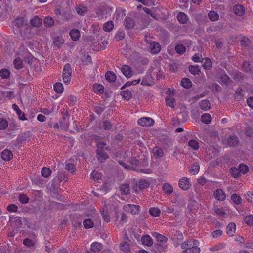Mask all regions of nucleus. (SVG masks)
<instances>
[{
	"mask_svg": "<svg viewBox=\"0 0 253 253\" xmlns=\"http://www.w3.org/2000/svg\"><path fill=\"white\" fill-rule=\"evenodd\" d=\"M13 23L15 34L19 35L23 40L31 37V29L29 27L27 21L24 17H17L14 20Z\"/></svg>",
	"mask_w": 253,
	"mask_h": 253,
	"instance_id": "nucleus-1",
	"label": "nucleus"
},
{
	"mask_svg": "<svg viewBox=\"0 0 253 253\" xmlns=\"http://www.w3.org/2000/svg\"><path fill=\"white\" fill-rule=\"evenodd\" d=\"M199 242L196 240H189L181 245L183 253H199L200 249L198 247Z\"/></svg>",
	"mask_w": 253,
	"mask_h": 253,
	"instance_id": "nucleus-2",
	"label": "nucleus"
},
{
	"mask_svg": "<svg viewBox=\"0 0 253 253\" xmlns=\"http://www.w3.org/2000/svg\"><path fill=\"white\" fill-rule=\"evenodd\" d=\"M96 154L98 160L102 162L108 158V156L105 151L109 150L108 146L105 142L99 141L97 144Z\"/></svg>",
	"mask_w": 253,
	"mask_h": 253,
	"instance_id": "nucleus-3",
	"label": "nucleus"
},
{
	"mask_svg": "<svg viewBox=\"0 0 253 253\" xmlns=\"http://www.w3.org/2000/svg\"><path fill=\"white\" fill-rule=\"evenodd\" d=\"M72 76V69L71 65L69 63L66 64L63 67L62 77L63 82L68 84L71 81Z\"/></svg>",
	"mask_w": 253,
	"mask_h": 253,
	"instance_id": "nucleus-4",
	"label": "nucleus"
},
{
	"mask_svg": "<svg viewBox=\"0 0 253 253\" xmlns=\"http://www.w3.org/2000/svg\"><path fill=\"white\" fill-rule=\"evenodd\" d=\"M140 207L139 205L133 204H127L124 206V209L126 212L132 215L138 214L139 212Z\"/></svg>",
	"mask_w": 253,
	"mask_h": 253,
	"instance_id": "nucleus-5",
	"label": "nucleus"
},
{
	"mask_svg": "<svg viewBox=\"0 0 253 253\" xmlns=\"http://www.w3.org/2000/svg\"><path fill=\"white\" fill-rule=\"evenodd\" d=\"M137 123L141 126L148 127L153 125L154 121L151 118L144 117L139 119Z\"/></svg>",
	"mask_w": 253,
	"mask_h": 253,
	"instance_id": "nucleus-6",
	"label": "nucleus"
},
{
	"mask_svg": "<svg viewBox=\"0 0 253 253\" xmlns=\"http://www.w3.org/2000/svg\"><path fill=\"white\" fill-rule=\"evenodd\" d=\"M191 185L190 179L186 177H182L179 181V187L183 190H188Z\"/></svg>",
	"mask_w": 253,
	"mask_h": 253,
	"instance_id": "nucleus-7",
	"label": "nucleus"
},
{
	"mask_svg": "<svg viewBox=\"0 0 253 253\" xmlns=\"http://www.w3.org/2000/svg\"><path fill=\"white\" fill-rule=\"evenodd\" d=\"M213 195L215 198L218 201H222L225 200L226 194L222 189H216L214 191Z\"/></svg>",
	"mask_w": 253,
	"mask_h": 253,
	"instance_id": "nucleus-8",
	"label": "nucleus"
},
{
	"mask_svg": "<svg viewBox=\"0 0 253 253\" xmlns=\"http://www.w3.org/2000/svg\"><path fill=\"white\" fill-rule=\"evenodd\" d=\"M121 71L123 74L127 78L132 76V70L131 68L127 65H124L121 67Z\"/></svg>",
	"mask_w": 253,
	"mask_h": 253,
	"instance_id": "nucleus-9",
	"label": "nucleus"
},
{
	"mask_svg": "<svg viewBox=\"0 0 253 253\" xmlns=\"http://www.w3.org/2000/svg\"><path fill=\"white\" fill-rule=\"evenodd\" d=\"M227 142L229 146L235 147L239 143V139L236 135H230Z\"/></svg>",
	"mask_w": 253,
	"mask_h": 253,
	"instance_id": "nucleus-10",
	"label": "nucleus"
},
{
	"mask_svg": "<svg viewBox=\"0 0 253 253\" xmlns=\"http://www.w3.org/2000/svg\"><path fill=\"white\" fill-rule=\"evenodd\" d=\"M1 157L3 160L8 161L12 158L13 154L11 151L5 149L1 152Z\"/></svg>",
	"mask_w": 253,
	"mask_h": 253,
	"instance_id": "nucleus-11",
	"label": "nucleus"
},
{
	"mask_svg": "<svg viewBox=\"0 0 253 253\" xmlns=\"http://www.w3.org/2000/svg\"><path fill=\"white\" fill-rule=\"evenodd\" d=\"M149 48L152 53H158L161 50L160 44L156 42H152L150 43Z\"/></svg>",
	"mask_w": 253,
	"mask_h": 253,
	"instance_id": "nucleus-12",
	"label": "nucleus"
},
{
	"mask_svg": "<svg viewBox=\"0 0 253 253\" xmlns=\"http://www.w3.org/2000/svg\"><path fill=\"white\" fill-rule=\"evenodd\" d=\"M236 225L233 222L228 224L226 227V233L229 236H232L235 232Z\"/></svg>",
	"mask_w": 253,
	"mask_h": 253,
	"instance_id": "nucleus-13",
	"label": "nucleus"
},
{
	"mask_svg": "<svg viewBox=\"0 0 253 253\" xmlns=\"http://www.w3.org/2000/svg\"><path fill=\"white\" fill-rule=\"evenodd\" d=\"M199 106L203 111H207L211 108V104L208 100H203L199 102Z\"/></svg>",
	"mask_w": 253,
	"mask_h": 253,
	"instance_id": "nucleus-14",
	"label": "nucleus"
},
{
	"mask_svg": "<svg viewBox=\"0 0 253 253\" xmlns=\"http://www.w3.org/2000/svg\"><path fill=\"white\" fill-rule=\"evenodd\" d=\"M153 237L155 238L157 240L161 243H166L168 241L166 237L160 234L157 232H153L152 234Z\"/></svg>",
	"mask_w": 253,
	"mask_h": 253,
	"instance_id": "nucleus-15",
	"label": "nucleus"
},
{
	"mask_svg": "<svg viewBox=\"0 0 253 253\" xmlns=\"http://www.w3.org/2000/svg\"><path fill=\"white\" fill-rule=\"evenodd\" d=\"M234 13L238 16H242L245 13L244 7L240 5H236L233 7Z\"/></svg>",
	"mask_w": 253,
	"mask_h": 253,
	"instance_id": "nucleus-16",
	"label": "nucleus"
},
{
	"mask_svg": "<svg viewBox=\"0 0 253 253\" xmlns=\"http://www.w3.org/2000/svg\"><path fill=\"white\" fill-rule=\"evenodd\" d=\"M70 36L73 41H77L80 37V33L77 29H72L69 33Z\"/></svg>",
	"mask_w": 253,
	"mask_h": 253,
	"instance_id": "nucleus-17",
	"label": "nucleus"
},
{
	"mask_svg": "<svg viewBox=\"0 0 253 253\" xmlns=\"http://www.w3.org/2000/svg\"><path fill=\"white\" fill-rule=\"evenodd\" d=\"M153 154L154 156H155L156 158H161L164 155V151L163 150L159 147H155L152 150Z\"/></svg>",
	"mask_w": 253,
	"mask_h": 253,
	"instance_id": "nucleus-18",
	"label": "nucleus"
},
{
	"mask_svg": "<svg viewBox=\"0 0 253 253\" xmlns=\"http://www.w3.org/2000/svg\"><path fill=\"white\" fill-rule=\"evenodd\" d=\"M141 242L143 245L147 246H151L153 244L152 238L148 235H144L141 238Z\"/></svg>",
	"mask_w": 253,
	"mask_h": 253,
	"instance_id": "nucleus-19",
	"label": "nucleus"
},
{
	"mask_svg": "<svg viewBox=\"0 0 253 253\" xmlns=\"http://www.w3.org/2000/svg\"><path fill=\"white\" fill-rule=\"evenodd\" d=\"M124 26L126 29H132L134 26V22L133 20L129 17H126L124 21Z\"/></svg>",
	"mask_w": 253,
	"mask_h": 253,
	"instance_id": "nucleus-20",
	"label": "nucleus"
},
{
	"mask_svg": "<svg viewBox=\"0 0 253 253\" xmlns=\"http://www.w3.org/2000/svg\"><path fill=\"white\" fill-rule=\"evenodd\" d=\"M177 19L178 21L182 24H185L188 20V18L187 15L183 12H179L177 15Z\"/></svg>",
	"mask_w": 253,
	"mask_h": 253,
	"instance_id": "nucleus-21",
	"label": "nucleus"
},
{
	"mask_svg": "<svg viewBox=\"0 0 253 253\" xmlns=\"http://www.w3.org/2000/svg\"><path fill=\"white\" fill-rule=\"evenodd\" d=\"M42 21V19L35 16L30 20V23L33 27H39L41 25Z\"/></svg>",
	"mask_w": 253,
	"mask_h": 253,
	"instance_id": "nucleus-22",
	"label": "nucleus"
},
{
	"mask_svg": "<svg viewBox=\"0 0 253 253\" xmlns=\"http://www.w3.org/2000/svg\"><path fill=\"white\" fill-rule=\"evenodd\" d=\"M201 63H203V67L206 70H209L212 66L211 60L209 58H202Z\"/></svg>",
	"mask_w": 253,
	"mask_h": 253,
	"instance_id": "nucleus-23",
	"label": "nucleus"
},
{
	"mask_svg": "<svg viewBox=\"0 0 253 253\" xmlns=\"http://www.w3.org/2000/svg\"><path fill=\"white\" fill-rule=\"evenodd\" d=\"M105 78L109 82L113 83L116 80V76L114 72L108 71L105 74Z\"/></svg>",
	"mask_w": 253,
	"mask_h": 253,
	"instance_id": "nucleus-24",
	"label": "nucleus"
},
{
	"mask_svg": "<svg viewBox=\"0 0 253 253\" xmlns=\"http://www.w3.org/2000/svg\"><path fill=\"white\" fill-rule=\"evenodd\" d=\"M163 190L167 194L169 195L173 192L172 186L168 183H165L163 185Z\"/></svg>",
	"mask_w": 253,
	"mask_h": 253,
	"instance_id": "nucleus-25",
	"label": "nucleus"
},
{
	"mask_svg": "<svg viewBox=\"0 0 253 253\" xmlns=\"http://www.w3.org/2000/svg\"><path fill=\"white\" fill-rule=\"evenodd\" d=\"M120 190L122 193L128 195L130 193L129 185L127 183H124L120 185Z\"/></svg>",
	"mask_w": 253,
	"mask_h": 253,
	"instance_id": "nucleus-26",
	"label": "nucleus"
},
{
	"mask_svg": "<svg viewBox=\"0 0 253 253\" xmlns=\"http://www.w3.org/2000/svg\"><path fill=\"white\" fill-rule=\"evenodd\" d=\"M180 84L184 88L188 89L191 87L192 83L189 79L184 78L181 80Z\"/></svg>",
	"mask_w": 253,
	"mask_h": 253,
	"instance_id": "nucleus-27",
	"label": "nucleus"
},
{
	"mask_svg": "<svg viewBox=\"0 0 253 253\" xmlns=\"http://www.w3.org/2000/svg\"><path fill=\"white\" fill-rule=\"evenodd\" d=\"M120 94L122 98L127 101L129 100L132 96L131 92L128 89L121 91Z\"/></svg>",
	"mask_w": 253,
	"mask_h": 253,
	"instance_id": "nucleus-28",
	"label": "nucleus"
},
{
	"mask_svg": "<svg viewBox=\"0 0 253 253\" xmlns=\"http://www.w3.org/2000/svg\"><path fill=\"white\" fill-rule=\"evenodd\" d=\"M91 250L97 252L100 251L102 249V245L97 242H94L91 245Z\"/></svg>",
	"mask_w": 253,
	"mask_h": 253,
	"instance_id": "nucleus-29",
	"label": "nucleus"
},
{
	"mask_svg": "<svg viewBox=\"0 0 253 253\" xmlns=\"http://www.w3.org/2000/svg\"><path fill=\"white\" fill-rule=\"evenodd\" d=\"M211 116L210 114L208 113H205L202 115L201 118V121L202 123L208 124L210 123L211 121Z\"/></svg>",
	"mask_w": 253,
	"mask_h": 253,
	"instance_id": "nucleus-30",
	"label": "nucleus"
},
{
	"mask_svg": "<svg viewBox=\"0 0 253 253\" xmlns=\"http://www.w3.org/2000/svg\"><path fill=\"white\" fill-rule=\"evenodd\" d=\"M114 26V23L109 21L104 24L103 28L105 31L109 32L112 30Z\"/></svg>",
	"mask_w": 253,
	"mask_h": 253,
	"instance_id": "nucleus-31",
	"label": "nucleus"
},
{
	"mask_svg": "<svg viewBox=\"0 0 253 253\" xmlns=\"http://www.w3.org/2000/svg\"><path fill=\"white\" fill-rule=\"evenodd\" d=\"M43 23L45 26L47 27H51L53 26L54 24V20L52 17H46L43 20Z\"/></svg>",
	"mask_w": 253,
	"mask_h": 253,
	"instance_id": "nucleus-32",
	"label": "nucleus"
},
{
	"mask_svg": "<svg viewBox=\"0 0 253 253\" xmlns=\"http://www.w3.org/2000/svg\"><path fill=\"white\" fill-rule=\"evenodd\" d=\"M111 10V8L108 6L106 8L105 6H102L99 9L97 10L96 12L98 16H100L104 14H107V12L106 11L108 10V12H109Z\"/></svg>",
	"mask_w": 253,
	"mask_h": 253,
	"instance_id": "nucleus-33",
	"label": "nucleus"
},
{
	"mask_svg": "<svg viewBox=\"0 0 253 253\" xmlns=\"http://www.w3.org/2000/svg\"><path fill=\"white\" fill-rule=\"evenodd\" d=\"M51 173V169L46 167H43L41 170V175L44 178H47L50 176Z\"/></svg>",
	"mask_w": 253,
	"mask_h": 253,
	"instance_id": "nucleus-34",
	"label": "nucleus"
},
{
	"mask_svg": "<svg viewBox=\"0 0 253 253\" xmlns=\"http://www.w3.org/2000/svg\"><path fill=\"white\" fill-rule=\"evenodd\" d=\"M150 214L153 217H158L160 214V210L157 208H151L149 210Z\"/></svg>",
	"mask_w": 253,
	"mask_h": 253,
	"instance_id": "nucleus-35",
	"label": "nucleus"
},
{
	"mask_svg": "<svg viewBox=\"0 0 253 253\" xmlns=\"http://www.w3.org/2000/svg\"><path fill=\"white\" fill-rule=\"evenodd\" d=\"M149 183L146 180L140 179L138 183V186L141 189H146L149 186Z\"/></svg>",
	"mask_w": 253,
	"mask_h": 253,
	"instance_id": "nucleus-36",
	"label": "nucleus"
},
{
	"mask_svg": "<svg viewBox=\"0 0 253 253\" xmlns=\"http://www.w3.org/2000/svg\"><path fill=\"white\" fill-rule=\"evenodd\" d=\"M77 13L80 15H84L87 12V8L84 5H79L76 7Z\"/></svg>",
	"mask_w": 253,
	"mask_h": 253,
	"instance_id": "nucleus-37",
	"label": "nucleus"
},
{
	"mask_svg": "<svg viewBox=\"0 0 253 253\" xmlns=\"http://www.w3.org/2000/svg\"><path fill=\"white\" fill-rule=\"evenodd\" d=\"M13 219H14V220L13 222L14 223L15 225L17 228H22L23 227V221L24 220V219H23L21 217H16L14 218Z\"/></svg>",
	"mask_w": 253,
	"mask_h": 253,
	"instance_id": "nucleus-38",
	"label": "nucleus"
},
{
	"mask_svg": "<svg viewBox=\"0 0 253 253\" xmlns=\"http://www.w3.org/2000/svg\"><path fill=\"white\" fill-rule=\"evenodd\" d=\"M83 225L85 228L89 229L93 227L94 222L91 219L88 218L84 220Z\"/></svg>",
	"mask_w": 253,
	"mask_h": 253,
	"instance_id": "nucleus-39",
	"label": "nucleus"
},
{
	"mask_svg": "<svg viewBox=\"0 0 253 253\" xmlns=\"http://www.w3.org/2000/svg\"><path fill=\"white\" fill-rule=\"evenodd\" d=\"M189 71L194 75H199L200 72V69L198 65H191L189 67Z\"/></svg>",
	"mask_w": 253,
	"mask_h": 253,
	"instance_id": "nucleus-40",
	"label": "nucleus"
},
{
	"mask_svg": "<svg viewBox=\"0 0 253 253\" xmlns=\"http://www.w3.org/2000/svg\"><path fill=\"white\" fill-rule=\"evenodd\" d=\"M230 171L232 176L234 178H238L241 176V174L238 168H231L230 169Z\"/></svg>",
	"mask_w": 253,
	"mask_h": 253,
	"instance_id": "nucleus-41",
	"label": "nucleus"
},
{
	"mask_svg": "<svg viewBox=\"0 0 253 253\" xmlns=\"http://www.w3.org/2000/svg\"><path fill=\"white\" fill-rule=\"evenodd\" d=\"M208 17L211 21H215L218 19L219 15L217 12L211 11L208 13Z\"/></svg>",
	"mask_w": 253,
	"mask_h": 253,
	"instance_id": "nucleus-42",
	"label": "nucleus"
},
{
	"mask_svg": "<svg viewBox=\"0 0 253 253\" xmlns=\"http://www.w3.org/2000/svg\"><path fill=\"white\" fill-rule=\"evenodd\" d=\"M54 90L58 93H62L63 91V84L61 83H56L54 85Z\"/></svg>",
	"mask_w": 253,
	"mask_h": 253,
	"instance_id": "nucleus-43",
	"label": "nucleus"
},
{
	"mask_svg": "<svg viewBox=\"0 0 253 253\" xmlns=\"http://www.w3.org/2000/svg\"><path fill=\"white\" fill-rule=\"evenodd\" d=\"M14 67L17 69H20L23 67V64L21 59L18 57L13 61Z\"/></svg>",
	"mask_w": 253,
	"mask_h": 253,
	"instance_id": "nucleus-44",
	"label": "nucleus"
},
{
	"mask_svg": "<svg viewBox=\"0 0 253 253\" xmlns=\"http://www.w3.org/2000/svg\"><path fill=\"white\" fill-rule=\"evenodd\" d=\"M232 201L236 205H239L241 203L242 199L241 197L237 194H234L231 196Z\"/></svg>",
	"mask_w": 253,
	"mask_h": 253,
	"instance_id": "nucleus-45",
	"label": "nucleus"
},
{
	"mask_svg": "<svg viewBox=\"0 0 253 253\" xmlns=\"http://www.w3.org/2000/svg\"><path fill=\"white\" fill-rule=\"evenodd\" d=\"M175 99L171 96H168L166 98V103L167 105L171 108L174 107Z\"/></svg>",
	"mask_w": 253,
	"mask_h": 253,
	"instance_id": "nucleus-46",
	"label": "nucleus"
},
{
	"mask_svg": "<svg viewBox=\"0 0 253 253\" xmlns=\"http://www.w3.org/2000/svg\"><path fill=\"white\" fill-rule=\"evenodd\" d=\"M10 72L6 69H2L0 71V76L2 79H7L10 76Z\"/></svg>",
	"mask_w": 253,
	"mask_h": 253,
	"instance_id": "nucleus-47",
	"label": "nucleus"
},
{
	"mask_svg": "<svg viewBox=\"0 0 253 253\" xmlns=\"http://www.w3.org/2000/svg\"><path fill=\"white\" fill-rule=\"evenodd\" d=\"M8 126V121L3 118H0V129L4 130Z\"/></svg>",
	"mask_w": 253,
	"mask_h": 253,
	"instance_id": "nucleus-48",
	"label": "nucleus"
},
{
	"mask_svg": "<svg viewBox=\"0 0 253 253\" xmlns=\"http://www.w3.org/2000/svg\"><path fill=\"white\" fill-rule=\"evenodd\" d=\"M188 145L194 150H197L199 148L198 142L195 140H190L188 142Z\"/></svg>",
	"mask_w": 253,
	"mask_h": 253,
	"instance_id": "nucleus-49",
	"label": "nucleus"
},
{
	"mask_svg": "<svg viewBox=\"0 0 253 253\" xmlns=\"http://www.w3.org/2000/svg\"><path fill=\"white\" fill-rule=\"evenodd\" d=\"M199 169H200V167H199L198 164H196L193 165L191 167V168L189 169V172L191 174L195 175L199 172Z\"/></svg>",
	"mask_w": 253,
	"mask_h": 253,
	"instance_id": "nucleus-50",
	"label": "nucleus"
},
{
	"mask_svg": "<svg viewBox=\"0 0 253 253\" xmlns=\"http://www.w3.org/2000/svg\"><path fill=\"white\" fill-rule=\"evenodd\" d=\"M120 249L125 253H127L129 250V245L127 242H124L120 244Z\"/></svg>",
	"mask_w": 253,
	"mask_h": 253,
	"instance_id": "nucleus-51",
	"label": "nucleus"
},
{
	"mask_svg": "<svg viewBox=\"0 0 253 253\" xmlns=\"http://www.w3.org/2000/svg\"><path fill=\"white\" fill-rule=\"evenodd\" d=\"M19 201L23 204H26L28 202L29 198L24 194H20L18 196Z\"/></svg>",
	"mask_w": 253,
	"mask_h": 253,
	"instance_id": "nucleus-52",
	"label": "nucleus"
},
{
	"mask_svg": "<svg viewBox=\"0 0 253 253\" xmlns=\"http://www.w3.org/2000/svg\"><path fill=\"white\" fill-rule=\"evenodd\" d=\"M238 168L241 174H245L249 171L248 167L245 164H240Z\"/></svg>",
	"mask_w": 253,
	"mask_h": 253,
	"instance_id": "nucleus-53",
	"label": "nucleus"
},
{
	"mask_svg": "<svg viewBox=\"0 0 253 253\" xmlns=\"http://www.w3.org/2000/svg\"><path fill=\"white\" fill-rule=\"evenodd\" d=\"M175 50L177 53L182 54H183L186 50L185 46L182 44H178L175 46Z\"/></svg>",
	"mask_w": 253,
	"mask_h": 253,
	"instance_id": "nucleus-54",
	"label": "nucleus"
},
{
	"mask_svg": "<svg viewBox=\"0 0 253 253\" xmlns=\"http://www.w3.org/2000/svg\"><path fill=\"white\" fill-rule=\"evenodd\" d=\"M65 169L71 173H73L75 171L76 168L73 164L69 163L66 164Z\"/></svg>",
	"mask_w": 253,
	"mask_h": 253,
	"instance_id": "nucleus-55",
	"label": "nucleus"
},
{
	"mask_svg": "<svg viewBox=\"0 0 253 253\" xmlns=\"http://www.w3.org/2000/svg\"><path fill=\"white\" fill-rule=\"evenodd\" d=\"M91 177L95 181L98 180L101 178V174L95 170L93 171L91 173Z\"/></svg>",
	"mask_w": 253,
	"mask_h": 253,
	"instance_id": "nucleus-56",
	"label": "nucleus"
},
{
	"mask_svg": "<svg viewBox=\"0 0 253 253\" xmlns=\"http://www.w3.org/2000/svg\"><path fill=\"white\" fill-rule=\"evenodd\" d=\"M244 221L247 224L251 226H253V216L249 215L245 217Z\"/></svg>",
	"mask_w": 253,
	"mask_h": 253,
	"instance_id": "nucleus-57",
	"label": "nucleus"
},
{
	"mask_svg": "<svg viewBox=\"0 0 253 253\" xmlns=\"http://www.w3.org/2000/svg\"><path fill=\"white\" fill-rule=\"evenodd\" d=\"M100 212L104 220L106 222H109L110 221V219L108 212L105 211L104 209H103V210L101 211Z\"/></svg>",
	"mask_w": 253,
	"mask_h": 253,
	"instance_id": "nucleus-58",
	"label": "nucleus"
},
{
	"mask_svg": "<svg viewBox=\"0 0 253 253\" xmlns=\"http://www.w3.org/2000/svg\"><path fill=\"white\" fill-rule=\"evenodd\" d=\"M220 81L223 83L228 84L229 83L230 79L227 75L224 74L221 75Z\"/></svg>",
	"mask_w": 253,
	"mask_h": 253,
	"instance_id": "nucleus-59",
	"label": "nucleus"
},
{
	"mask_svg": "<svg viewBox=\"0 0 253 253\" xmlns=\"http://www.w3.org/2000/svg\"><path fill=\"white\" fill-rule=\"evenodd\" d=\"M125 37V33L123 31H118L115 36L117 41H121Z\"/></svg>",
	"mask_w": 253,
	"mask_h": 253,
	"instance_id": "nucleus-60",
	"label": "nucleus"
},
{
	"mask_svg": "<svg viewBox=\"0 0 253 253\" xmlns=\"http://www.w3.org/2000/svg\"><path fill=\"white\" fill-rule=\"evenodd\" d=\"M103 129L105 130H110L112 127V125L109 121H105L103 122L102 126Z\"/></svg>",
	"mask_w": 253,
	"mask_h": 253,
	"instance_id": "nucleus-61",
	"label": "nucleus"
},
{
	"mask_svg": "<svg viewBox=\"0 0 253 253\" xmlns=\"http://www.w3.org/2000/svg\"><path fill=\"white\" fill-rule=\"evenodd\" d=\"M93 88H94L95 91L96 92L101 93L103 92L104 87L101 85L98 84H94Z\"/></svg>",
	"mask_w": 253,
	"mask_h": 253,
	"instance_id": "nucleus-62",
	"label": "nucleus"
},
{
	"mask_svg": "<svg viewBox=\"0 0 253 253\" xmlns=\"http://www.w3.org/2000/svg\"><path fill=\"white\" fill-rule=\"evenodd\" d=\"M18 207L15 204H10L7 208V210L10 212H15L17 211Z\"/></svg>",
	"mask_w": 253,
	"mask_h": 253,
	"instance_id": "nucleus-63",
	"label": "nucleus"
},
{
	"mask_svg": "<svg viewBox=\"0 0 253 253\" xmlns=\"http://www.w3.org/2000/svg\"><path fill=\"white\" fill-rule=\"evenodd\" d=\"M23 244L27 247H31L34 245V243L32 240L29 238H26L23 240Z\"/></svg>",
	"mask_w": 253,
	"mask_h": 253,
	"instance_id": "nucleus-64",
	"label": "nucleus"
}]
</instances>
